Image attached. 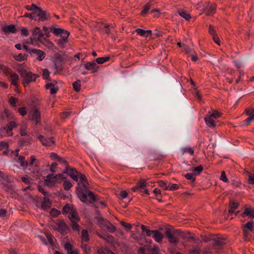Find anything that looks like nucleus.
<instances>
[{"label":"nucleus","mask_w":254,"mask_h":254,"mask_svg":"<svg viewBox=\"0 0 254 254\" xmlns=\"http://www.w3.org/2000/svg\"><path fill=\"white\" fill-rule=\"evenodd\" d=\"M134 32H136L137 34H138L141 36H144L145 37H148V35H145V30L140 29V28H137L133 31V33Z\"/></svg>","instance_id":"43"},{"label":"nucleus","mask_w":254,"mask_h":254,"mask_svg":"<svg viewBox=\"0 0 254 254\" xmlns=\"http://www.w3.org/2000/svg\"><path fill=\"white\" fill-rule=\"evenodd\" d=\"M1 30L5 35H8L10 33H15L17 31V30L14 24L3 26L1 27Z\"/></svg>","instance_id":"10"},{"label":"nucleus","mask_w":254,"mask_h":254,"mask_svg":"<svg viewBox=\"0 0 254 254\" xmlns=\"http://www.w3.org/2000/svg\"><path fill=\"white\" fill-rule=\"evenodd\" d=\"M9 147L8 143L6 141H1L0 142V150L5 148L8 149Z\"/></svg>","instance_id":"56"},{"label":"nucleus","mask_w":254,"mask_h":254,"mask_svg":"<svg viewBox=\"0 0 254 254\" xmlns=\"http://www.w3.org/2000/svg\"><path fill=\"white\" fill-rule=\"evenodd\" d=\"M54 57L56 60L54 62V68L56 69L54 74H56L63 70L62 65H60L59 63L63 62L64 59L62 57V55L58 53H56L54 54Z\"/></svg>","instance_id":"6"},{"label":"nucleus","mask_w":254,"mask_h":254,"mask_svg":"<svg viewBox=\"0 0 254 254\" xmlns=\"http://www.w3.org/2000/svg\"><path fill=\"white\" fill-rule=\"evenodd\" d=\"M27 57L28 55L27 54L20 53L18 55L14 56L13 57L15 61L21 62L27 60Z\"/></svg>","instance_id":"25"},{"label":"nucleus","mask_w":254,"mask_h":254,"mask_svg":"<svg viewBox=\"0 0 254 254\" xmlns=\"http://www.w3.org/2000/svg\"><path fill=\"white\" fill-rule=\"evenodd\" d=\"M241 216L243 218L248 216L254 218V209L250 208H245L244 211L241 214Z\"/></svg>","instance_id":"20"},{"label":"nucleus","mask_w":254,"mask_h":254,"mask_svg":"<svg viewBox=\"0 0 254 254\" xmlns=\"http://www.w3.org/2000/svg\"><path fill=\"white\" fill-rule=\"evenodd\" d=\"M31 120L32 121H35L36 122L35 125H38V124H41V113L39 109H35L32 115V117Z\"/></svg>","instance_id":"13"},{"label":"nucleus","mask_w":254,"mask_h":254,"mask_svg":"<svg viewBox=\"0 0 254 254\" xmlns=\"http://www.w3.org/2000/svg\"><path fill=\"white\" fill-rule=\"evenodd\" d=\"M42 76L44 79L51 81V79L50 77V72L48 69L45 68L43 70Z\"/></svg>","instance_id":"39"},{"label":"nucleus","mask_w":254,"mask_h":254,"mask_svg":"<svg viewBox=\"0 0 254 254\" xmlns=\"http://www.w3.org/2000/svg\"><path fill=\"white\" fill-rule=\"evenodd\" d=\"M44 35V34L43 33H41L37 39V40L39 41L42 44H43L44 42H48V41H49V40H47L46 38L43 37Z\"/></svg>","instance_id":"49"},{"label":"nucleus","mask_w":254,"mask_h":254,"mask_svg":"<svg viewBox=\"0 0 254 254\" xmlns=\"http://www.w3.org/2000/svg\"><path fill=\"white\" fill-rule=\"evenodd\" d=\"M81 239L83 242L89 241V236L87 230L84 229L81 231Z\"/></svg>","instance_id":"30"},{"label":"nucleus","mask_w":254,"mask_h":254,"mask_svg":"<svg viewBox=\"0 0 254 254\" xmlns=\"http://www.w3.org/2000/svg\"><path fill=\"white\" fill-rule=\"evenodd\" d=\"M185 178L189 180H191L192 182L195 180V177L193 173H187L185 175Z\"/></svg>","instance_id":"52"},{"label":"nucleus","mask_w":254,"mask_h":254,"mask_svg":"<svg viewBox=\"0 0 254 254\" xmlns=\"http://www.w3.org/2000/svg\"><path fill=\"white\" fill-rule=\"evenodd\" d=\"M46 236L47 238V240L49 243V244L53 246L54 244V241H53V236L52 235V234H50V233H47L46 234Z\"/></svg>","instance_id":"61"},{"label":"nucleus","mask_w":254,"mask_h":254,"mask_svg":"<svg viewBox=\"0 0 254 254\" xmlns=\"http://www.w3.org/2000/svg\"><path fill=\"white\" fill-rule=\"evenodd\" d=\"M61 213V212L60 210H59L55 208H52L50 212V215L53 217H57L59 215H60Z\"/></svg>","instance_id":"42"},{"label":"nucleus","mask_w":254,"mask_h":254,"mask_svg":"<svg viewBox=\"0 0 254 254\" xmlns=\"http://www.w3.org/2000/svg\"><path fill=\"white\" fill-rule=\"evenodd\" d=\"M30 144L29 141L26 140L24 139H21L18 140V144L20 146L22 147L25 145H28Z\"/></svg>","instance_id":"57"},{"label":"nucleus","mask_w":254,"mask_h":254,"mask_svg":"<svg viewBox=\"0 0 254 254\" xmlns=\"http://www.w3.org/2000/svg\"><path fill=\"white\" fill-rule=\"evenodd\" d=\"M64 249L67 251V254L72 250L73 246L69 242H66L64 245Z\"/></svg>","instance_id":"54"},{"label":"nucleus","mask_w":254,"mask_h":254,"mask_svg":"<svg viewBox=\"0 0 254 254\" xmlns=\"http://www.w3.org/2000/svg\"><path fill=\"white\" fill-rule=\"evenodd\" d=\"M17 125L16 123L13 121L10 122L7 127H4L1 128V131L2 129H8V130H12L14 127H17Z\"/></svg>","instance_id":"32"},{"label":"nucleus","mask_w":254,"mask_h":254,"mask_svg":"<svg viewBox=\"0 0 254 254\" xmlns=\"http://www.w3.org/2000/svg\"><path fill=\"white\" fill-rule=\"evenodd\" d=\"M105 240L107 243L111 244L113 247L116 248L119 246L118 242L115 240V238L111 235H106Z\"/></svg>","instance_id":"15"},{"label":"nucleus","mask_w":254,"mask_h":254,"mask_svg":"<svg viewBox=\"0 0 254 254\" xmlns=\"http://www.w3.org/2000/svg\"><path fill=\"white\" fill-rule=\"evenodd\" d=\"M71 223L70 224V226L73 229V231H79L80 229V226L77 223L76 221H74L73 222H71Z\"/></svg>","instance_id":"45"},{"label":"nucleus","mask_w":254,"mask_h":254,"mask_svg":"<svg viewBox=\"0 0 254 254\" xmlns=\"http://www.w3.org/2000/svg\"><path fill=\"white\" fill-rule=\"evenodd\" d=\"M203 167L202 165H200L198 166L193 168L192 171L197 172L196 175H199L200 173L203 171Z\"/></svg>","instance_id":"51"},{"label":"nucleus","mask_w":254,"mask_h":254,"mask_svg":"<svg viewBox=\"0 0 254 254\" xmlns=\"http://www.w3.org/2000/svg\"><path fill=\"white\" fill-rule=\"evenodd\" d=\"M63 186L64 190H68L72 187V185L69 181H64L63 183Z\"/></svg>","instance_id":"44"},{"label":"nucleus","mask_w":254,"mask_h":254,"mask_svg":"<svg viewBox=\"0 0 254 254\" xmlns=\"http://www.w3.org/2000/svg\"><path fill=\"white\" fill-rule=\"evenodd\" d=\"M204 120L205 121V123L207 126L210 127H216V124L215 123L213 118L211 117L210 116H206L204 118Z\"/></svg>","instance_id":"22"},{"label":"nucleus","mask_w":254,"mask_h":254,"mask_svg":"<svg viewBox=\"0 0 254 254\" xmlns=\"http://www.w3.org/2000/svg\"><path fill=\"white\" fill-rule=\"evenodd\" d=\"M32 33V35L33 36H35L37 35H38L39 36L40 34L42 32H41V29H40V27H36L33 29Z\"/></svg>","instance_id":"63"},{"label":"nucleus","mask_w":254,"mask_h":254,"mask_svg":"<svg viewBox=\"0 0 254 254\" xmlns=\"http://www.w3.org/2000/svg\"><path fill=\"white\" fill-rule=\"evenodd\" d=\"M69 32L65 31V34L66 36H63L61 35V38L59 39L56 40V42H57V45L61 47L62 48H64V44L68 42V37L69 35Z\"/></svg>","instance_id":"11"},{"label":"nucleus","mask_w":254,"mask_h":254,"mask_svg":"<svg viewBox=\"0 0 254 254\" xmlns=\"http://www.w3.org/2000/svg\"><path fill=\"white\" fill-rule=\"evenodd\" d=\"M253 221H250L243 226V229L248 230L251 232L253 231Z\"/></svg>","instance_id":"36"},{"label":"nucleus","mask_w":254,"mask_h":254,"mask_svg":"<svg viewBox=\"0 0 254 254\" xmlns=\"http://www.w3.org/2000/svg\"><path fill=\"white\" fill-rule=\"evenodd\" d=\"M9 102L12 107H15L16 103L18 102V100L14 97L11 96L9 99Z\"/></svg>","instance_id":"47"},{"label":"nucleus","mask_w":254,"mask_h":254,"mask_svg":"<svg viewBox=\"0 0 254 254\" xmlns=\"http://www.w3.org/2000/svg\"><path fill=\"white\" fill-rule=\"evenodd\" d=\"M216 8V5L215 4H212L205 8L204 12L206 15L211 16L215 12Z\"/></svg>","instance_id":"18"},{"label":"nucleus","mask_w":254,"mask_h":254,"mask_svg":"<svg viewBox=\"0 0 254 254\" xmlns=\"http://www.w3.org/2000/svg\"><path fill=\"white\" fill-rule=\"evenodd\" d=\"M148 227L144 225H141V229L142 230V232H145L146 233V235L147 237L151 236L152 234H153L154 230H151L147 228Z\"/></svg>","instance_id":"28"},{"label":"nucleus","mask_w":254,"mask_h":254,"mask_svg":"<svg viewBox=\"0 0 254 254\" xmlns=\"http://www.w3.org/2000/svg\"><path fill=\"white\" fill-rule=\"evenodd\" d=\"M159 186L161 188H164L165 190L168 189V187L167 186L166 183L163 180H160L158 182Z\"/></svg>","instance_id":"60"},{"label":"nucleus","mask_w":254,"mask_h":254,"mask_svg":"<svg viewBox=\"0 0 254 254\" xmlns=\"http://www.w3.org/2000/svg\"><path fill=\"white\" fill-rule=\"evenodd\" d=\"M17 71L22 79V83L25 87L30 82L34 81L33 77L34 75L33 72H27L25 69L22 67H19L17 69Z\"/></svg>","instance_id":"2"},{"label":"nucleus","mask_w":254,"mask_h":254,"mask_svg":"<svg viewBox=\"0 0 254 254\" xmlns=\"http://www.w3.org/2000/svg\"><path fill=\"white\" fill-rule=\"evenodd\" d=\"M21 181L25 184L30 185L31 184L30 180L28 175H25L21 178Z\"/></svg>","instance_id":"59"},{"label":"nucleus","mask_w":254,"mask_h":254,"mask_svg":"<svg viewBox=\"0 0 254 254\" xmlns=\"http://www.w3.org/2000/svg\"><path fill=\"white\" fill-rule=\"evenodd\" d=\"M152 234L153 238L157 242L160 243L162 241L164 236L160 231L154 230Z\"/></svg>","instance_id":"21"},{"label":"nucleus","mask_w":254,"mask_h":254,"mask_svg":"<svg viewBox=\"0 0 254 254\" xmlns=\"http://www.w3.org/2000/svg\"><path fill=\"white\" fill-rule=\"evenodd\" d=\"M221 115L222 114L221 113L219 112L217 110H215L211 114L209 115V116L213 118L217 119L221 117Z\"/></svg>","instance_id":"55"},{"label":"nucleus","mask_w":254,"mask_h":254,"mask_svg":"<svg viewBox=\"0 0 254 254\" xmlns=\"http://www.w3.org/2000/svg\"><path fill=\"white\" fill-rule=\"evenodd\" d=\"M71 208L70 207V205L68 203H66L64 207H63L62 212L63 214H66L70 210Z\"/></svg>","instance_id":"48"},{"label":"nucleus","mask_w":254,"mask_h":254,"mask_svg":"<svg viewBox=\"0 0 254 254\" xmlns=\"http://www.w3.org/2000/svg\"><path fill=\"white\" fill-rule=\"evenodd\" d=\"M78 179L79 181L78 182V187L76 188V193L79 199L85 203L88 201L87 196H89L90 203L97 202L98 198L96 197V195L88 189L87 186L89 185V183L85 175L79 172Z\"/></svg>","instance_id":"1"},{"label":"nucleus","mask_w":254,"mask_h":254,"mask_svg":"<svg viewBox=\"0 0 254 254\" xmlns=\"http://www.w3.org/2000/svg\"><path fill=\"white\" fill-rule=\"evenodd\" d=\"M18 160L19 161L20 166L21 167H27L28 166V163L25 161V157L23 156L20 155L19 156Z\"/></svg>","instance_id":"35"},{"label":"nucleus","mask_w":254,"mask_h":254,"mask_svg":"<svg viewBox=\"0 0 254 254\" xmlns=\"http://www.w3.org/2000/svg\"><path fill=\"white\" fill-rule=\"evenodd\" d=\"M68 218L71 222L74 221H79L80 220V217L75 209H71V212H70Z\"/></svg>","instance_id":"17"},{"label":"nucleus","mask_w":254,"mask_h":254,"mask_svg":"<svg viewBox=\"0 0 254 254\" xmlns=\"http://www.w3.org/2000/svg\"><path fill=\"white\" fill-rule=\"evenodd\" d=\"M80 247L83 250L84 254H90L91 253L90 246H88L83 241L81 242Z\"/></svg>","instance_id":"24"},{"label":"nucleus","mask_w":254,"mask_h":254,"mask_svg":"<svg viewBox=\"0 0 254 254\" xmlns=\"http://www.w3.org/2000/svg\"><path fill=\"white\" fill-rule=\"evenodd\" d=\"M11 78H12L11 84L16 87L18 86L17 81L19 80V76L17 74L13 73L11 75Z\"/></svg>","instance_id":"38"},{"label":"nucleus","mask_w":254,"mask_h":254,"mask_svg":"<svg viewBox=\"0 0 254 254\" xmlns=\"http://www.w3.org/2000/svg\"><path fill=\"white\" fill-rule=\"evenodd\" d=\"M58 162L65 165V169L63 172V173H67L69 168L67 161L61 157V160L59 159Z\"/></svg>","instance_id":"31"},{"label":"nucleus","mask_w":254,"mask_h":254,"mask_svg":"<svg viewBox=\"0 0 254 254\" xmlns=\"http://www.w3.org/2000/svg\"><path fill=\"white\" fill-rule=\"evenodd\" d=\"M84 67L85 69L88 70H92V73L97 72L99 67L94 61L91 62H87L84 64Z\"/></svg>","instance_id":"12"},{"label":"nucleus","mask_w":254,"mask_h":254,"mask_svg":"<svg viewBox=\"0 0 254 254\" xmlns=\"http://www.w3.org/2000/svg\"><path fill=\"white\" fill-rule=\"evenodd\" d=\"M56 224L58 227L55 228L54 230L58 231L63 235L66 234L67 231L70 229L69 227L63 219L58 220Z\"/></svg>","instance_id":"5"},{"label":"nucleus","mask_w":254,"mask_h":254,"mask_svg":"<svg viewBox=\"0 0 254 254\" xmlns=\"http://www.w3.org/2000/svg\"><path fill=\"white\" fill-rule=\"evenodd\" d=\"M37 16L39 17V21H45L51 19L50 14L41 8L38 11Z\"/></svg>","instance_id":"9"},{"label":"nucleus","mask_w":254,"mask_h":254,"mask_svg":"<svg viewBox=\"0 0 254 254\" xmlns=\"http://www.w3.org/2000/svg\"><path fill=\"white\" fill-rule=\"evenodd\" d=\"M147 184L145 180L143 179H140L136 183L135 186L131 188V190L134 192L139 190L140 192H143L149 195V192L148 190L146 188Z\"/></svg>","instance_id":"4"},{"label":"nucleus","mask_w":254,"mask_h":254,"mask_svg":"<svg viewBox=\"0 0 254 254\" xmlns=\"http://www.w3.org/2000/svg\"><path fill=\"white\" fill-rule=\"evenodd\" d=\"M182 231L180 230L173 229V231L168 228H166L165 236L168 239V241L171 244H177L179 240L177 238L178 235L182 234Z\"/></svg>","instance_id":"3"},{"label":"nucleus","mask_w":254,"mask_h":254,"mask_svg":"<svg viewBox=\"0 0 254 254\" xmlns=\"http://www.w3.org/2000/svg\"><path fill=\"white\" fill-rule=\"evenodd\" d=\"M109 59H110V57H109V56H107L106 57H101V58H98L96 59V62L98 64H102L104 63L105 62L108 61L109 60Z\"/></svg>","instance_id":"41"},{"label":"nucleus","mask_w":254,"mask_h":254,"mask_svg":"<svg viewBox=\"0 0 254 254\" xmlns=\"http://www.w3.org/2000/svg\"><path fill=\"white\" fill-rule=\"evenodd\" d=\"M57 182L53 180L52 179L47 178L45 179L44 180V185L45 186H49L50 187H53L55 186V184L57 183Z\"/></svg>","instance_id":"26"},{"label":"nucleus","mask_w":254,"mask_h":254,"mask_svg":"<svg viewBox=\"0 0 254 254\" xmlns=\"http://www.w3.org/2000/svg\"><path fill=\"white\" fill-rule=\"evenodd\" d=\"M52 202L49 198L44 197L41 203V208L44 210H46L52 206Z\"/></svg>","instance_id":"16"},{"label":"nucleus","mask_w":254,"mask_h":254,"mask_svg":"<svg viewBox=\"0 0 254 254\" xmlns=\"http://www.w3.org/2000/svg\"><path fill=\"white\" fill-rule=\"evenodd\" d=\"M38 190L41 192L43 195L45 196H47L49 195V193L46 191L45 189H44L40 185H38L37 187Z\"/></svg>","instance_id":"58"},{"label":"nucleus","mask_w":254,"mask_h":254,"mask_svg":"<svg viewBox=\"0 0 254 254\" xmlns=\"http://www.w3.org/2000/svg\"><path fill=\"white\" fill-rule=\"evenodd\" d=\"M79 172H78L75 168H69V171L67 174L75 181L78 182V175Z\"/></svg>","instance_id":"14"},{"label":"nucleus","mask_w":254,"mask_h":254,"mask_svg":"<svg viewBox=\"0 0 254 254\" xmlns=\"http://www.w3.org/2000/svg\"><path fill=\"white\" fill-rule=\"evenodd\" d=\"M64 249L67 251V254L72 250L73 246L69 242H66L64 245Z\"/></svg>","instance_id":"53"},{"label":"nucleus","mask_w":254,"mask_h":254,"mask_svg":"<svg viewBox=\"0 0 254 254\" xmlns=\"http://www.w3.org/2000/svg\"><path fill=\"white\" fill-rule=\"evenodd\" d=\"M239 202H235V201L233 199L229 200V205L231 209H236L239 207Z\"/></svg>","instance_id":"37"},{"label":"nucleus","mask_w":254,"mask_h":254,"mask_svg":"<svg viewBox=\"0 0 254 254\" xmlns=\"http://www.w3.org/2000/svg\"><path fill=\"white\" fill-rule=\"evenodd\" d=\"M182 51L184 52H185L186 54H188L191 52V50L190 48V47L188 45L184 44H182Z\"/></svg>","instance_id":"50"},{"label":"nucleus","mask_w":254,"mask_h":254,"mask_svg":"<svg viewBox=\"0 0 254 254\" xmlns=\"http://www.w3.org/2000/svg\"><path fill=\"white\" fill-rule=\"evenodd\" d=\"M106 223H107V225L106 226V228L107 231L111 233H114L116 230V227L114 226L109 221H106Z\"/></svg>","instance_id":"33"},{"label":"nucleus","mask_w":254,"mask_h":254,"mask_svg":"<svg viewBox=\"0 0 254 254\" xmlns=\"http://www.w3.org/2000/svg\"><path fill=\"white\" fill-rule=\"evenodd\" d=\"M51 31L56 36H58L61 34H65V31H67L61 28H53L51 29Z\"/></svg>","instance_id":"27"},{"label":"nucleus","mask_w":254,"mask_h":254,"mask_svg":"<svg viewBox=\"0 0 254 254\" xmlns=\"http://www.w3.org/2000/svg\"><path fill=\"white\" fill-rule=\"evenodd\" d=\"M80 80H77L72 83V86L74 91L79 92L81 89Z\"/></svg>","instance_id":"34"},{"label":"nucleus","mask_w":254,"mask_h":254,"mask_svg":"<svg viewBox=\"0 0 254 254\" xmlns=\"http://www.w3.org/2000/svg\"><path fill=\"white\" fill-rule=\"evenodd\" d=\"M150 4H149V3H147L146 4H145L143 6V9L141 11L140 14L141 16H144L146 14L148 13V11L150 9Z\"/></svg>","instance_id":"40"},{"label":"nucleus","mask_w":254,"mask_h":254,"mask_svg":"<svg viewBox=\"0 0 254 254\" xmlns=\"http://www.w3.org/2000/svg\"><path fill=\"white\" fill-rule=\"evenodd\" d=\"M244 113L249 117L244 121V125H249L252 121L254 119V108H249L245 110Z\"/></svg>","instance_id":"8"},{"label":"nucleus","mask_w":254,"mask_h":254,"mask_svg":"<svg viewBox=\"0 0 254 254\" xmlns=\"http://www.w3.org/2000/svg\"><path fill=\"white\" fill-rule=\"evenodd\" d=\"M18 112L21 116H25L27 113L26 111V108L25 107H22L21 108H19Z\"/></svg>","instance_id":"64"},{"label":"nucleus","mask_w":254,"mask_h":254,"mask_svg":"<svg viewBox=\"0 0 254 254\" xmlns=\"http://www.w3.org/2000/svg\"><path fill=\"white\" fill-rule=\"evenodd\" d=\"M94 220L96 221V223L101 228L106 227L107 223L105 221H109L107 219L103 218L102 217H94Z\"/></svg>","instance_id":"19"},{"label":"nucleus","mask_w":254,"mask_h":254,"mask_svg":"<svg viewBox=\"0 0 254 254\" xmlns=\"http://www.w3.org/2000/svg\"><path fill=\"white\" fill-rule=\"evenodd\" d=\"M45 55L46 54L44 51L40 50L38 53L37 54L38 56L37 60L39 61H42L45 58Z\"/></svg>","instance_id":"46"},{"label":"nucleus","mask_w":254,"mask_h":254,"mask_svg":"<svg viewBox=\"0 0 254 254\" xmlns=\"http://www.w3.org/2000/svg\"><path fill=\"white\" fill-rule=\"evenodd\" d=\"M58 82L56 80H52V82L51 83H47L45 86V87L46 89H48L50 88V87L51 86H55V85H56L57 84Z\"/></svg>","instance_id":"62"},{"label":"nucleus","mask_w":254,"mask_h":254,"mask_svg":"<svg viewBox=\"0 0 254 254\" xmlns=\"http://www.w3.org/2000/svg\"><path fill=\"white\" fill-rule=\"evenodd\" d=\"M42 145L45 146H50L52 145L55 144V141L54 140V137L52 136L49 138H45L43 142L42 143Z\"/></svg>","instance_id":"23"},{"label":"nucleus","mask_w":254,"mask_h":254,"mask_svg":"<svg viewBox=\"0 0 254 254\" xmlns=\"http://www.w3.org/2000/svg\"><path fill=\"white\" fill-rule=\"evenodd\" d=\"M226 240L223 238H212L213 243L212 246L214 249L220 250L223 249L224 246L226 244L225 242Z\"/></svg>","instance_id":"7"},{"label":"nucleus","mask_w":254,"mask_h":254,"mask_svg":"<svg viewBox=\"0 0 254 254\" xmlns=\"http://www.w3.org/2000/svg\"><path fill=\"white\" fill-rule=\"evenodd\" d=\"M179 15L182 17L184 18L186 20L189 21L191 18V15L190 14L187 13L185 10H180L179 11Z\"/></svg>","instance_id":"29"}]
</instances>
